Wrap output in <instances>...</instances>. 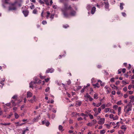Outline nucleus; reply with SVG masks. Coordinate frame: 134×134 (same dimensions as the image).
<instances>
[{"mask_svg": "<svg viewBox=\"0 0 134 134\" xmlns=\"http://www.w3.org/2000/svg\"><path fill=\"white\" fill-rule=\"evenodd\" d=\"M85 130V127H83L82 129H81V131L82 132H83Z\"/></svg>", "mask_w": 134, "mask_h": 134, "instance_id": "680f3d73", "label": "nucleus"}, {"mask_svg": "<svg viewBox=\"0 0 134 134\" xmlns=\"http://www.w3.org/2000/svg\"><path fill=\"white\" fill-rule=\"evenodd\" d=\"M111 87L114 89H115L116 88V89L118 88L117 87L115 86V85H111Z\"/></svg>", "mask_w": 134, "mask_h": 134, "instance_id": "aec40b11", "label": "nucleus"}, {"mask_svg": "<svg viewBox=\"0 0 134 134\" xmlns=\"http://www.w3.org/2000/svg\"><path fill=\"white\" fill-rule=\"evenodd\" d=\"M99 113H98V112H95V113L94 114V116H96L98 115Z\"/></svg>", "mask_w": 134, "mask_h": 134, "instance_id": "37998d69", "label": "nucleus"}, {"mask_svg": "<svg viewBox=\"0 0 134 134\" xmlns=\"http://www.w3.org/2000/svg\"><path fill=\"white\" fill-rule=\"evenodd\" d=\"M100 107L102 108V109H104L105 108V105L104 104H103Z\"/></svg>", "mask_w": 134, "mask_h": 134, "instance_id": "bf43d9fd", "label": "nucleus"}, {"mask_svg": "<svg viewBox=\"0 0 134 134\" xmlns=\"http://www.w3.org/2000/svg\"><path fill=\"white\" fill-rule=\"evenodd\" d=\"M30 8L31 9H33L34 8V5H32L30 6Z\"/></svg>", "mask_w": 134, "mask_h": 134, "instance_id": "052dcab7", "label": "nucleus"}, {"mask_svg": "<svg viewBox=\"0 0 134 134\" xmlns=\"http://www.w3.org/2000/svg\"><path fill=\"white\" fill-rule=\"evenodd\" d=\"M40 117V116L39 115L35 117L32 120L33 122H36L38 121V120L39 118Z\"/></svg>", "mask_w": 134, "mask_h": 134, "instance_id": "1a4fd4ad", "label": "nucleus"}, {"mask_svg": "<svg viewBox=\"0 0 134 134\" xmlns=\"http://www.w3.org/2000/svg\"><path fill=\"white\" fill-rule=\"evenodd\" d=\"M28 130V129H26L25 130L23 131V133H22V134H25V132L26 131H27V130Z\"/></svg>", "mask_w": 134, "mask_h": 134, "instance_id": "69168bd1", "label": "nucleus"}, {"mask_svg": "<svg viewBox=\"0 0 134 134\" xmlns=\"http://www.w3.org/2000/svg\"><path fill=\"white\" fill-rule=\"evenodd\" d=\"M121 129L124 130V131L127 129V127L125 125H123L121 127Z\"/></svg>", "mask_w": 134, "mask_h": 134, "instance_id": "ddd939ff", "label": "nucleus"}, {"mask_svg": "<svg viewBox=\"0 0 134 134\" xmlns=\"http://www.w3.org/2000/svg\"><path fill=\"white\" fill-rule=\"evenodd\" d=\"M11 103H12V106H15L16 105V103H15L12 100L11 102Z\"/></svg>", "mask_w": 134, "mask_h": 134, "instance_id": "5701e85b", "label": "nucleus"}, {"mask_svg": "<svg viewBox=\"0 0 134 134\" xmlns=\"http://www.w3.org/2000/svg\"><path fill=\"white\" fill-rule=\"evenodd\" d=\"M47 23V21L45 20H43L42 21V24L43 25L46 24Z\"/></svg>", "mask_w": 134, "mask_h": 134, "instance_id": "a19ab883", "label": "nucleus"}, {"mask_svg": "<svg viewBox=\"0 0 134 134\" xmlns=\"http://www.w3.org/2000/svg\"><path fill=\"white\" fill-rule=\"evenodd\" d=\"M85 98H90L91 97L88 94V93H87L86 95L85 96Z\"/></svg>", "mask_w": 134, "mask_h": 134, "instance_id": "7c9ffc66", "label": "nucleus"}, {"mask_svg": "<svg viewBox=\"0 0 134 134\" xmlns=\"http://www.w3.org/2000/svg\"><path fill=\"white\" fill-rule=\"evenodd\" d=\"M124 131H123L122 130H119L118 132L119 134H123L124 133Z\"/></svg>", "mask_w": 134, "mask_h": 134, "instance_id": "bb28decb", "label": "nucleus"}, {"mask_svg": "<svg viewBox=\"0 0 134 134\" xmlns=\"http://www.w3.org/2000/svg\"><path fill=\"white\" fill-rule=\"evenodd\" d=\"M4 80H5L4 79H2V80L1 81L0 83L1 84H2V85H4V83H3V82H4Z\"/></svg>", "mask_w": 134, "mask_h": 134, "instance_id": "c9c22d12", "label": "nucleus"}, {"mask_svg": "<svg viewBox=\"0 0 134 134\" xmlns=\"http://www.w3.org/2000/svg\"><path fill=\"white\" fill-rule=\"evenodd\" d=\"M120 9L121 10H122L123 9V6L124 5V4L123 3H120Z\"/></svg>", "mask_w": 134, "mask_h": 134, "instance_id": "dca6fc26", "label": "nucleus"}, {"mask_svg": "<svg viewBox=\"0 0 134 134\" xmlns=\"http://www.w3.org/2000/svg\"><path fill=\"white\" fill-rule=\"evenodd\" d=\"M13 115V113H10L9 115V116L7 117V118H9L10 117Z\"/></svg>", "mask_w": 134, "mask_h": 134, "instance_id": "c03bdc74", "label": "nucleus"}, {"mask_svg": "<svg viewBox=\"0 0 134 134\" xmlns=\"http://www.w3.org/2000/svg\"><path fill=\"white\" fill-rule=\"evenodd\" d=\"M105 132V130H102L100 131V134H104Z\"/></svg>", "mask_w": 134, "mask_h": 134, "instance_id": "c756f323", "label": "nucleus"}, {"mask_svg": "<svg viewBox=\"0 0 134 134\" xmlns=\"http://www.w3.org/2000/svg\"><path fill=\"white\" fill-rule=\"evenodd\" d=\"M110 112L111 113H113L114 114H115V113L114 110L113 109H111L110 110Z\"/></svg>", "mask_w": 134, "mask_h": 134, "instance_id": "f704fd0d", "label": "nucleus"}, {"mask_svg": "<svg viewBox=\"0 0 134 134\" xmlns=\"http://www.w3.org/2000/svg\"><path fill=\"white\" fill-rule=\"evenodd\" d=\"M104 3L105 4V8L106 9H108V10H109V5L108 2H104Z\"/></svg>", "mask_w": 134, "mask_h": 134, "instance_id": "0eeeda50", "label": "nucleus"}, {"mask_svg": "<svg viewBox=\"0 0 134 134\" xmlns=\"http://www.w3.org/2000/svg\"><path fill=\"white\" fill-rule=\"evenodd\" d=\"M39 2L41 4H43L44 3V2L41 0H39Z\"/></svg>", "mask_w": 134, "mask_h": 134, "instance_id": "4d7b16f0", "label": "nucleus"}, {"mask_svg": "<svg viewBox=\"0 0 134 134\" xmlns=\"http://www.w3.org/2000/svg\"><path fill=\"white\" fill-rule=\"evenodd\" d=\"M105 125L108 129H109L110 128V126L108 124H105Z\"/></svg>", "mask_w": 134, "mask_h": 134, "instance_id": "e2e57ef3", "label": "nucleus"}, {"mask_svg": "<svg viewBox=\"0 0 134 134\" xmlns=\"http://www.w3.org/2000/svg\"><path fill=\"white\" fill-rule=\"evenodd\" d=\"M127 88L126 87H125L123 88V90L125 92H126L127 91Z\"/></svg>", "mask_w": 134, "mask_h": 134, "instance_id": "5fc2aeb1", "label": "nucleus"}, {"mask_svg": "<svg viewBox=\"0 0 134 134\" xmlns=\"http://www.w3.org/2000/svg\"><path fill=\"white\" fill-rule=\"evenodd\" d=\"M95 87H97L98 88L99 87V84L98 83H97L96 84L93 85Z\"/></svg>", "mask_w": 134, "mask_h": 134, "instance_id": "a878e982", "label": "nucleus"}, {"mask_svg": "<svg viewBox=\"0 0 134 134\" xmlns=\"http://www.w3.org/2000/svg\"><path fill=\"white\" fill-rule=\"evenodd\" d=\"M83 119L81 117H80L77 118V120L78 121L82 120Z\"/></svg>", "mask_w": 134, "mask_h": 134, "instance_id": "0e129e2a", "label": "nucleus"}, {"mask_svg": "<svg viewBox=\"0 0 134 134\" xmlns=\"http://www.w3.org/2000/svg\"><path fill=\"white\" fill-rule=\"evenodd\" d=\"M109 108H105V109L104 111L105 113H107L109 110Z\"/></svg>", "mask_w": 134, "mask_h": 134, "instance_id": "c85d7f7f", "label": "nucleus"}, {"mask_svg": "<svg viewBox=\"0 0 134 134\" xmlns=\"http://www.w3.org/2000/svg\"><path fill=\"white\" fill-rule=\"evenodd\" d=\"M117 104L119 105H120L121 104V101L120 100L118 101L117 103Z\"/></svg>", "mask_w": 134, "mask_h": 134, "instance_id": "09e8293b", "label": "nucleus"}, {"mask_svg": "<svg viewBox=\"0 0 134 134\" xmlns=\"http://www.w3.org/2000/svg\"><path fill=\"white\" fill-rule=\"evenodd\" d=\"M54 71V69L53 68L48 69L46 71V73H48L49 72L52 73Z\"/></svg>", "mask_w": 134, "mask_h": 134, "instance_id": "6e6552de", "label": "nucleus"}, {"mask_svg": "<svg viewBox=\"0 0 134 134\" xmlns=\"http://www.w3.org/2000/svg\"><path fill=\"white\" fill-rule=\"evenodd\" d=\"M130 98L131 100H134V97L133 96H131L130 97Z\"/></svg>", "mask_w": 134, "mask_h": 134, "instance_id": "a18cd8bd", "label": "nucleus"}, {"mask_svg": "<svg viewBox=\"0 0 134 134\" xmlns=\"http://www.w3.org/2000/svg\"><path fill=\"white\" fill-rule=\"evenodd\" d=\"M94 98L97 99L98 98V94L97 93H95L94 94Z\"/></svg>", "mask_w": 134, "mask_h": 134, "instance_id": "4be33fe9", "label": "nucleus"}, {"mask_svg": "<svg viewBox=\"0 0 134 134\" xmlns=\"http://www.w3.org/2000/svg\"><path fill=\"white\" fill-rule=\"evenodd\" d=\"M16 8L12 5V6H10L9 7V10H16Z\"/></svg>", "mask_w": 134, "mask_h": 134, "instance_id": "9b49d317", "label": "nucleus"}, {"mask_svg": "<svg viewBox=\"0 0 134 134\" xmlns=\"http://www.w3.org/2000/svg\"><path fill=\"white\" fill-rule=\"evenodd\" d=\"M87 89V87H85V86H84V87L83 89H82L81 91V93H83L84 92L85 90Z\"/></svg>", "mask_w": 134, "mask_h": 134, "instance_id": "f3484780", "label": "nucleus"}, {"mask_svg": "<svg viewBox=\"0 0 134 134\" xmlns=\"http://www.w3.org/2000/svg\"><path fill=\"white\" fill-rule=\"evenodd\" d=\"M23 13L25 16L26 17L28 16L29 13V12L27 10H25L23 11Z\"/></svg>", "mask_w": 134, "mask_h": 134, "instance_id": "39448f33", "label": "nucleus"}, {"mask_svg": "<svg viewBox=\"0 0 134 134\" xmlns=\"http://www.w3.org/2000/svg\"><path fill=\"white\" fill-rule=\"evenodd\" d=\"M92 5L88 4L86 8L88 11L90 10L91 9V13L92 14H94L96 10V8L95 7H93Z\"/></svg>", "mask_w": 134, "mask_h": 134, "instance_id": "f03ea898", "label": "nucleus"}, {"mask_svg": "<svg viewBox=\"0 0 134 134\" xmlns=\"http://www.w3.org/2000/svg\"><path fill=\"white\" fill-rule=\"evenodd\" d=\"M14 115L16 119H18L19 117V116L16 113H15L14 114Z\"/></svg>", "mask_w": 134, "mask_h": 134, "instance_id": "72a5a7b5", "label": "nucleus"}, {"mask_svg": "<svg viewBox=\"0 0 134 134\" xmlns=\"http://www.w3.org/2000/svg\"><path fill=\"white\" fill-rule=\"evenodd\" d=\"M88 115L91 119H92L93 118V116L90 113Z\"/></svg>", "mask_w": 134, "mask_h": 134, "instance_id": "393cba45", "label": "nucleus"}, {"mask_svg": "<svg viewBox=\"0 0 134 134\" xmlns=\"http://www.w3.org/2000/svg\"><path fill=\"white\" fill-rule=\"evenodd\" d=\"M37 11L36 9H34V10L33 11V13L35 14H37Z\"/></svg>", "mask_w": 134, "mask_h": 134, "instance_id": "2f4dec72", "label": "nucleus"}, {"mask_svg": "<svg viewBox=\"0 0 134 134\" xmlns=\"http://www.w3.org/2000/svg\"><path fill=\"white\" fill-rule=\"evenodd\" d=\"M44 2H45L46 4L47 5H49V4L48 0H44Z\"/></svg>", "mask_w": 134, "mask_h": 134, "instance_id": "412c9836", "label": "nucleus"}, {"mask_svg": "<svg viewBox=\"0 0 134 134\" xmlns=\"http://www.w3.org/2000/svg\"><path fill=\"white\" fill-rule=\"evenodd\" d=\"M115 93H116L115 91H113L111 92L112 94H113V95H115Z\"/></svg>", "mask_w": 134, "mask_h": 134, "instance_id": "774afa93", "label": "nucleus"}, {"mask_svg": "<svg viewBox=\"0 0 134 134\" xmlns=\"http://www.w3.org/2000/svg\"><path fill=\"white\" fill-rule=\"evenodd\" d=\"M54 15V14H52L51 15L50 18L51 20H52L53 19Z\"/></svg>", "mask_w": 134, "mask_h": 134, "instance_id": "6ab92c4d", "label": "nucleus"}, {"mask_svg": "<svg viewBox=\"0 0 134 134\" xmlns=\"http://www.w3.org/2000/svg\"><path fill=\"white\" fill-rule=\"evenodd\" d=\"M29 87L30 88H33V82H31L29 84Z\"/></svg>", "mask_w": 134, "mask_h": 134, "instance_id": "a211bd4d", "label": "nucleus"}, {"mask_svg": "<svg viewBox=\"0 0 134 134\" xmlns=\"http://www.w3.org/2000/svg\"><path fill=\"white\" fill-rule=\"evenodd\" d=\"M101 110V107H99L98 108V111L97 112H98V113H100V111Z\"/></svg>", "mask_w": 134, "mask_h": 134, "instance_id": "ea45409f", "label": "nucleus"}, {"mask_svg": "<svg viewBox=\"0 0 134 134\" xmlns=\"http://www.w3.org/2000/svg\"><path fill=\"white\" fill-rule=\"evenodd\" d=\"M82 103L81 101H77L76 103V106H80Z\"/></svg>", "mask_w": 134, "mask_h": 134, "instance_id": "4468645a", "label": "nucleus"}, {"mask_svg": "<svg viewBox=\"0 0 134 134\" xmlns=\"http://www.w3.org/2000/svg\"><path fill=\"white\" fill-rule=\"evenodd\" d=\"M17 109V108L16 107H14L13 108V110H14V112H15Z\"/></svg>", "mask_w": 134, "mask_h": 134, "instance_id": "58836bf2", "label": "nucleus"}, {"mask_svg": "<svg viewBox=\"0 0 134 134\" xmlns=\"http://www.w3.org/2000/svg\"><path fill=\"white\" fill-rule=\"evenodd\" d=\"M105 120V118H100L98 121V123L100 125H102L104 123Z\"/></svg>", "mask_w": 134, "mask_h": 134, "instance_id": "20e7f679", "label": "nucleus"}, {"mask_svg": "<svg viewBox=\"0 0 134 134\" xmlns=\"http://www.w3.org/2000/svg\"><path fill=\"white\" fill-rule=\"evenodd\" d=\"M47 15L46 16V17L47 19H48L49 16L50 15V13L48 11L47 12Z\"/></svg>", "mask_w": 134, "mask_h": 134, "instance_id": "2eb2a0df", "label": "nucleus"}, {"mask_svg": "<svg viewBox=\"0 0 134 134\" xmlns=\"http://www.w3.org/2000/svg\"><path fill=\"white\" fill-rule=\"evenodd\" d=\"M40 77L41 79H44L45 78V76H41V74H40Z\"/></svg>", "mask_w": 134, "mask_h": 134, "instance_id": "603ef678", "label": "nucleus"}, {"mask_svg": "<svg viewBox=\"0 0 134 134\" xmlns=\"http://www.w3.org/2000/svg\"><path fill=\"white\" fill-rule=\"evenodd\" d=\"M68 27L69 26L67 25H63V27L65 29L66 28Z\"/></svg>", "mask_w": 134, "mask_h": 134, "instance_id": "338daca9", "label": "nucleus"}, {"mask_svg": "<svg viewBox=\"0 0 134 134\" xmlns=\"http://www.w3.org/2000/svg\"><path fill=\"white\" fill-rule=\"evenodd\" d=\"M132 88V85H129L128 86V89L129 90H130Z\"/></svg>", "mask_w": 134, "mask_h": 134, "instance_id": "49530a36", "label": "nucleus"}, {"mask_svg": "<svg viewBox=\"0 0 134 134\" xmlns=\"http://www.w3.org/2000/svg\"><path fill=\"white\" fill-rule=\"evenodd\" d=\"M114 117V115L112 114H111L109 115V118H113V119Z\"/></svg>", "mask_w": 134, "mask_h": 134, "instance_id": "864d4df0", "label": "nucleus"}, {"mask_svg": "<svg viewBox=\"0 0 134 134\" xmlns=\"http://www.w3.org/2000/svg\"><path fill=\"white\" fill-rule=\"evenodd\" d=\"M118 107V106L116 105H115L113 106V108H114L115 109H116Z\"/></svg>", "mask_w": 134, "mask_h": 134, "instance_id": "3c124183", "label": "nucleus"}, {"mask_svg": "<svg viewBox=\"0 0 134 134\" xmlns=\"http://www.w3.org/2000/svg\"><path fill=\"white\" fill-rule=\"evenodd\" d=\"M102 104L101 102H100L97 104L96 105V107H98L100 106Z\"/></svg>", "mask_w": 134, "mask_h": 134, "instance_id": "e433bc0d", "label": "nucleus"}, {"mask_svg": "<svg viewBox=\"0 0 134 134\" xmlns=\"http://www.w3.org/2000/svg\"><path fill=\"white\" fill-rule=\"evenodd\" d=\"M34 79L35 81L34 82V83L35 84L41 83V80L38 79L37 77H35Z\"/></svg>", "mask_w": 134, "mask_h": 134, "instance_id": "423d86ee", "label": "nucleus"}, {"mask_svg": "<svg viewBox=\"0 0 134 134\" xmlns=\"http://www.w3.org/2000/svg\"><path fill=\"white\" fill-rule=\"evenodd\" d=\"M50 88L49 87H47L46 89H45V91L46 92H48Z\"/></svg>", "mask_w": 134, "mask_h": 134, "instance_id": "de8ad7c7", "label": "nucleus"}, {"mask_svg": "<svg viewBox=\"0 0 134 134\" xmlns=\"http://www.w3.org/2000/svg\"><path fill=\"white\" fill-rule=\"evenodd\" d=\"M110 81L111 82H114V78H112L110 79Z\"/></svg>", "mask_w": 134, "mask_h": 134, "instance_id": "13d9d810", "label": "nucleus"}, {"mask_svg": "<svg viewBox=\"0 0 134 134\" xmlns=\"http://www.w3.org/2000/svg\"><path fill=\"white\" fill-rule=\"evenodd\" d=\"M132 106L130 104L125 106L124 109V111L126 113H127L129 111H131Z\"/></svg>", "mask_w": 134, "mask_h": 134, "instance_id": "7ed1b4c3", "label": "nucleus"}, {"mask_svg": "<svg viewBox=\"0 0 134 134\" xmlns=\"http://www.w3.org/2000/svg\"><path fill=\"white\" fill-rule=\"evenodd\" d=\"M118 119V116H117L116 115L115 117H113V120H117Z\"/></svg>", "mask_w": 134, "mask_h": 134, "instance_id": "473e14b6", "label": "nucleus"}, {"mask_svg": "<svg viewBox=\"0 0 134 134\" xmlns=\"http://www.w3.org/2000/svg\"><path fill=\"white\" fill-rule=\"evenodd\" d=\"M28 101H29V102L30 103H33L35 101L33 99H31L30 100H29Z\"/></svg>", "mask_w": 134, "mask_h": 134, "instance_id": "4c0bfd02", "label": "nucleus"}, {"mask_svg": "<svg viewBox=\"0 0 134 134\" xmlns=\"http://www.w3.org/2000/svg\"><path fill=\"white\" fill-rule=\"evenodd\" d=\"M42 123L43 124H45V125L46 126H48L49 125L50 123L49 122L47 121L46 122H45L44 121H42Z\"/></svg>", "mask_w": 134, "mask_h": 134, "instance_id": "f8f14e48", "label": "nucleus"}, {"mask_svg": "<svg viewBox=\"0 0 134 134\" xmlns=\"http://www.w3.org/2000/svg\"><path fill=\"white\" fill-rule=\"evenodd\" d=\"M81 116L84 117L85 116H88V115L87 114H85L83 113H82L81 114Z\"/></svg>", "mask_w": 134, "mask_h": 134, "instance_id": "79ce46f5", "label": "nucleus"}, {"mask_svg": "<svg viewBox=\"0 0 134 134\" xmlns=\"http://www.w3.org/2000/svg\"><path fill=\"white\" fill-rule=\"evenodd\" d=\"M71 83V81L70 80H69L67 82V84L68 85H69Z\"/></svg>", "mask_w": 134, "mask_h": 134, "instance_id": "8fccbe9b", "label": "nucleus"}, {"mask_svg": "<svg viewBox=\"0 0 134 134\" xmlns=\"http://www.w3.org/2000/svg\"><path fill=\"white\" fill-rule=\"evenodd\" d=\"M10 124V123H4L2 124L3 125H4L5 126L8 125H9Z\"/></svg>", "mask_w": 134, "mask_h": 134, "instance_id": "6e6d98bb", "label": "nucleus"}, {"mask_svg": "<svg viewBox=\"0 0 134 134\" xmlns=\"http://www.w3.org/2000/svg\"><path fill=\"white\" fill-rule=\"evenodd\" d=\"M63 127L61 125H59V129L60 130L62 131L63 130Z\"/></svg>", "mask_w": 134, "mask_h": 134, "instance_id": "b1692460", "label": "nucleus"}, {"mask_svg": "<svg viewBox=\"0 0 134 134\" xmlns=\"http://www.w3.org/2000/svg\"><path fill=\"white\" fill-rule=\"evenodd\" d=\"M27 98H30L32 97V93L31 92L29 91H28L27 92Z\"/></svg>", "mask_w": 134, "mask_h": 134, "instance_id": "9d476101", "label": "nucleus"}, {"mask_svg": "<svg viewBox=\"0 0 134 134\" xmlns=\"http://www.w3.org/2000/svg\"><path fill=\"white\" fill-rule=\"evenodd\" d=\"M98 82L100 83V84L101 86H104V83H102V82L101 80H98Z\"/></svg>", "mask_w": 134, "mask_h": 134, "instance_id": "cd10ccee", "label": "nucleus"}, {"mask_svg": "<svg viewBox=\"0 0 134 134\" xmlns=\"http://www.w3.org/2000/svg\"><path fill=\"white\" fill-rule=\"evenodd\" d=\"M64 17L67 18L70 16H74L76 14V12L73 10L72 8L70 5H68L66 4L64 5V7L62 9Z\"/></svg>", "mask_w": 134, "mask_h": 134, "instance_id": "f257e3e1", "label": "nucleus"}]
</instances>
